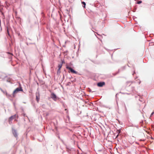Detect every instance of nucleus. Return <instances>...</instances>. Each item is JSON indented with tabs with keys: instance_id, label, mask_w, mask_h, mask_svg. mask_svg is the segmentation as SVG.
I'll list each match as a JSON object with an SVG mask.
<instances>
[{
	"instance_id": "14",
	"label": "nucleus",
	"mask_w": 154,
	"mask_h": 154,
	"mask_svg": "<svg viewBox=\"0 0 154 154\" xmlns=\"http://www.w3.org/2000/svg\"><path fill=\"white\" fill-rule=\"evenodd\" d=\"M65 111H66V113H68V110H67V109H65Z\"/></svg>"
},
{
	"instance_id": "12",
	"label": "nucleus",
	"mask_w": 154,
	"mask_h": 154,
	"mask_svg": "<svg viewBox=\"0 0 154 154\" xmlns=\"http://www.w3.org/2000/svg\"><path fill=\"white\" fill-rule=\"evenodd\" d=\"M142 2L141 1H139L138 2H137V4H140L142 3Z\"/></svg>"
},
{
	"instance_id": "11",
	"label": "nucleus",
	"mask_w": 154,
	"mask_h": 154,
	"mask_svg": "<svg viewBox=\"0 0 154 154\" xmlns=\"http://www.w3.org/2000/svg\"><path fill=\"white\" fill-rule=\"evenodd\" d=\"M60 69H58L57 72V74H59L60 73Z\"/></svg>"
},
{
	"instance_id": "4",
	"label": "nucleus",
	"mask_w": 154,
	"mask_h": 154,
	"mask_svg": "<svg viewBox=\"0 0 154 154\" xmlns=\"http://www.w3.org/2000/svg\"><path fill=\"white\" fill-rule=\"evenodd\" d=\"M105 85V83L104 82H100L97 83V85L98 86L101 87Z\"/></svg>"
},
{
	"instance_id": "6",
	"label": "nucleus",
	"mask_w": 154,
	"mask_h": 154,
	"mask_svg": "<svg viewBox=\"0 0 154 154\" xmlns=\"http://www.w3.org/2000/svg\"><path fill=\"white\" fill-rule=\"evenodd\" d=\"M36 100H37L38 103V102L39 100V94H36Z\"/></svg>"
},
{
	"instance_id": "10",
	"label": "nucleus",
	"mask_w": 154,
	"mask_h": 154,
	"mask_svg": "<svg viewBox=\"0 0 154 154\" xmlns=\"http://www.w3.org/2000/svg\"><path fill=\"white\" fill-rule=\"evenodd\" d=\"M82 4L84 5L83 6L84 8H85V6L86 5V3L84 2H82Z\"/></svg>"
},
{
	"instance_id": "15",
	"label": "nucleus",
	"mask_w": 154,
	"mask_h": 154,
	"mask_svg": "<svg viewBox=\"0 0 154 154\" xmlns=\"http://www.w3.org/2000/svg\"><path fill=\"white\" fill-rule=\"evenodd\" d=\"M154 113V112H153L151 114V116H152Z\"/></svg>"
},
{
	"instance_id": "7",
	"label": "nucleus",
	"mask_w": 154,
	"mask_h": 154,
	"mask_svg": "<svg viewBox=\"0 0 154 154\" xmlns=\"http://www.w3.org/2000/svg\"><path fill=\"white\" fill-rule=\"evenodd\" d=\"M13 133L15 137H17V133L16 130H13Z\"/></svg>"
},
{
	"instance_id": "13",
	"label": "nucleus",
	"mask_w": 154,
	"mask_h": 154,
	"mask_svg": "<svg viewBox=\"0 0 154 154\" xmlns=\"http://www.w3.org/2000/svg\"><path fill=\"white\" fill-rule=\"evenodd\" d=\"M120 130H118L117 131V133H118V134H119L120 133Z\"/></svg>"
},
{
	"instance_id": "16",
	"label": "nucleus",
	"mask_w": 154,
	"mask_h": 154,
	"mask_svg": "<svg viewBox=\"0 0 154 154\" xmlns=\"http://www.w3.org/2000/svg\"><path fill=\"white\" fill-rule=\"evenodd\" d=\"M118 135H119V134H118V135H117V136L116 137H117L118 136Z\"/></svg>"
},
{
	"instance_id": "8",
	"label": "nucleus",
	"mask_w": 154,
	"mask_h": 154,
	"mask_svg": "<svg viewBox=\"0 0 154 154\" xmlns=\"http://www.w3.org/2000/svg\"><path fill=\"white\" fill-rule=\"evenodd\" d=\"M62 66V64H60L58 65V69H60L61 68Z\"/></svg>"
},
{
	"instance_id": "9",
	"label": "nucleus",
	"mask_w": 154,
	"mask_h": 154,
	"mask_svg": "<svg viewBox=\"0 0 154 154\" xmlns=\"http://www.w3.org/2000/svg\"><path fill=\"white\" fill-rule=\"evenodd\" d=\"M1 90L4 94H5L6 95H7V93L6 91H3L1 89Z\"/></svg>"
},
{
	"instance_id": "3",
	"label": "nucleus",
	"mask_w": 154,
	"mask_h": 154,
	"mask_svg": "<svg viewBox=\"0 0 154 154\" xmlns=\"http://www.w3.org/2000/svg\"><path fill=\"white\" fill-rule=\"evenodd\" d=\"M51 97L54 100L56 101V95L54 93H52L51 94Z\"/></svg>"
},
{
	"instance_id": "1",
	"label": "nucleus",
	"mask_w": 154,
	"mask_h": 154,
	"mask_svg": "<svg viewBox=\"0 0 154 154\" xmlns=\"http://www.w3.org/2000/svg\"><path fill=\"white\" fill-rule=\"evenodd\" d=\"M20 91H23V89L22 88V87L21 86V85L20 84L19 87L16 88L13 92V96H15V95L16 94L18 93Z\"/></svg>"
},
{
	"instance_id": "5",
	"label": "nucleus",
	"mask_w": 154,
	"mask_h": 154,
	"mask_svg": "<svg viewBox=\"0 0 154 154\" xmlns=\"http://www.w3.org/2000/svg\"><path fill=\"white\" fill-rule=\"evenodd\" d=\"M16 115H14L10 117L9 119V122H10L11 121L15 119L16 118Z\"/></svg>"
},
{
	"instance_id": "2",
	"label": "nucleus",
	"mask_w": 154,
	"mask_h": 154,
	"mask_svg": "<svg viewBox=\"0 0 154 154\" xmlns=\"http://www.w3.org/2000/svg\"><path fill=\"white\" fill-rule=\"evenodd\" d=\"M66 68L67 69H69L71 71V72L72 73H75V74H77V72L74 70L72 69L71 67H69L67 65L66 66Z\"/></svg>"
}]
</instances>
